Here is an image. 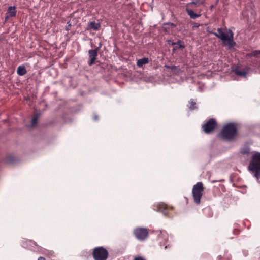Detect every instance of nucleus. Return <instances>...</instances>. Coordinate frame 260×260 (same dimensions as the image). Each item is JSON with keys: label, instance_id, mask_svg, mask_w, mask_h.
Listing matches in <instances>:
<instances>
[{"label": "nucleus", "instance_id": "obj_1", "mask_svg": "<svg viewBox=\"0 0 260 260\" xmlns=\"http://www.w3.org/2000/svg\"><path fill=\"white\" fill-rule=\"evenodd\" d=\"M218 137L223 140L232 141L238 136V128L234 123H228L224 125L218 134Z\"/></svg>", "mask_w": 260, "mask_h": 260}, {"label": "nucleus", "instance_id": "obj_2", "mask_svg": "<svg viewBox=\"0 0 260 260\" xmlns=\"http://www.w3.org/2000/svg\"><path fill=\"white\" fill-rule=\"evenodd\" d=\"M217 32H209L214 34L216 37L219 38L222 41L223 46H228L229 48H231L236 46V43L234 40V34L231 29L228 30V34L223 32L222 28H218Z\"/></svg>", "mask_w": 260, "mask_h": 260}, {"label": "nucleus", "instance_id": "obj_3", "mask_svg": "<svg viewBox=\"0 0 260 260\" xmlns=\"http://www.w3.org/2000/svg\"><path fill=\"white\" fill-rule=\"evenodd\" d=\"M248 169L257 179L260 178V152H254L252 154Z\"/></svg>", "mask_w": 260, "mask_h": 260}, {"label": "nucleus", "instance_id": "obj_4", "mask_svg": "<svg viewBox=\"0 0 260 260\" xmlns=\"http://www.w3.org/2000/svg\"><path fill=\"white\" fill-rule=\"evenodd\" d=\"M204 187L202 182H199L195 184L192 188V195L195 203L199 204L203 194Z\"/></svg>", "mask_w": 260, "mask_h": 260}, {"label": "nucleus", "instance_id": "obj_5", "mask_svg": "<svg viewBox=\"0 0 260 260\" xmlns=\"http://www.w3.org/2000/svg\"><path fill=\"white\" fill-rule=\"evenodd\" d=\"M92 254L94 260H107L109 252L106 248L101 246L94 248Z\"/></svg>", "mask_w": 260, "mask_h": 260}, {"label": "nucleus", "instance_id": "obj_6", "mask_svg": "<svg viewBox=\"0 0 260 260\" xmlns=\"http://www.w3.org/2000/svg\"><path fill=\"white\" fill-rule=\"evenodd\" d=\"M217 127V122L215 119L210 118L202 125V128L206 134L212 133Z\"/></svg>", "mask_w": 260, "mask_h": 260}, {"label": "nucleus", "instance_id": "obj_7", "mask_svg": "<svg viewBox=\"0 0 260 260\" xmlns=\"http://www.w3.org/2000/svg\"><path fill=\"white\" fill-rule=\"evenodd\" d=\"M101 46L102 44L100 43L99 46L96 47L95 49H90L88 51L89 60L88 62V64L89 66H91L95 63L96 57L98 56V53Z\"/></svg>", "mask_w": 260, "mask_h": 260}, {"label": "nucleus", "instance_id": "obj_8", "mask_svg": "<svg viewBox=\"0 0 260 260\" xmlns=\"http://www.w3.org/2000/svg\"><path fill=\"white\" fill-rule=\"evenodd\" d=\"M134 234L139 240H144L148 236V231L146 228H138L135 230Z\"/></svg>", "mask_w": 260, "mask_h": 260}, {"label": "nucleus", "instance_id": "obj_9", "mask_svg": "<svg viewBox=\"0 0 260 260\" xmlns=\"http://www.w3.org/2000/svg\"><path fill=\"white\" fill-rule=\"evenodd\" d=\"M197 4L196 2H192L187 4L186 8V11L190 17L192 19H196L200 17L201 15L200 14H198L194 13V11L192 8H193V6Z\"/></svg>", "mask_w": 260, "mask_h": 260}, {"label": "nucleus", "instance_id": "obj_10", "mask_svg": "<svg viewBox=\"0 0 260 260\" xmlns=\"http://www.w3.org/2000/svg\"><path fill=\"white\" fill-rule=\"evenodd\" d=\"M101 27V25L100 23H96L95 21H91L88 23L86 30H89L92 29L97 31L100 29Z\"/></svg>", "mask_w": 260, "mask_h": 260}, {"label": "nucleus", "instance_id": "obj_11", "mask_svg": "<svg viewBox=\"0 0 260 260\" xmlns=\"http://www.w3.org/2000/svg\"><path fill=\"white\" fill-rule=\"evenodd\" d=\"M168 41L171 42V45L173 46V51H175L178 49H183L185 47L183 41L180 40H178L177 42H174L171 40Z\"/></svg>", "mask_w": 260, "mask_h": 260}, {"label": "nucleus", "instance_id": "obj_12", "mask_svg": "<svg viewBox=\"0 0 260 260\" xmlns=\"http://www.w3.org/2000/svg\"><path fill=\"white\" fill-rule=\"evenodd\" d=\"M40 116V113H37L33 115L30 125L32 127H35L37 126V124L38 123V120Z\"/></svg>", "mask_w": 260, "mask_h": 260}, {"label": "nucleus", "instance_id": "obj_13", "mask_svg": "<svg viewBox=\"0 0 260 260\" xmlns=\"http://www.w3.org/2000/svg\"><path fill=\"white\" fill-rule=\"evenodd\" d=\"M164 67L167 69H171L172 72L175 74H178L181 72V70L178 66L165 64Z\"/></svg>", "mask_w": 260, "mask_h": 260}, {"label": "nucleus", "instance_id": "obj_14", "mask_svg": "<svg viewBox=\"0 0 260 260\" xmlns=\"http://www.w3.org/2000/svg\"><path fill=\"white\" fill-rule=\"evenodd\" d=\"M168 209L167 205L164 203H161L157 205L158 211L164 213L165 214H167L166 211Z\"/></svg>", "mask_w": 260, "mask_h": 260}, {"label": "nucleus", "instance_id": "obj_15", "mask_svg": "<svg viewBox=\"0 0 260 260\" xmlns=\"http://www.w3.org/2000/svg\"><path fill=\"white\" fill-rule=\"evenodd\" d=\"M17 160V158L12 155H9L6 157V162L8 164H14Z\"/></svg>", "mask_w": 260, "mask_h": 260}, {"label": "nucleus", "instance_id": "obj_16", "mask_svg": "<svg viewBox=\"0 0 260 260\" xmlns=\"http://www.w3.org/2000/svg\"><path fill=\"white\" fill-rule=\"evenodd\" d=\"M149 59L147 57H144L137 60V65L139 67H142L144 64L148 63Z\"/></svg>", "mask_w": 260, "mask_h": 260}, {"label": "nucleus", "instance_id": "obj_17", "mask_svg": "<svg viewBox=\"0 0 260 260\" xmlns=\"http://www.w3.org/2000/svg\"><path fill=\"white\" fill-rule=\"evenodd\" d=\"M17 74L20 76H23L27 73V70L24 66H20L17 70Z\"/></svg>", "mask_w": 260, "mask_h": 260}, {"label": "nucleus", "instance_id": "obj_18", "mask_svg": "<svg viewBox=\"0 0 260 260\" xmlns=\"http://www.w3.org/2000/svg\"><path fill=\"white\" fill-rule=\"evenodd\" d=\"M8 13H9V17H14L16 15L17 11H16L15 6H10L8 8Z\"/></svg>", "mask_w": 260, "mask_h": 260}, {"label": "nucleus", "instance_id": "obj_19", "mask_svg": "<svg viewBox=\"0 0 260 260\" xmlns=\"http://www.w3.org/2000/svg\"><path fill=\"white\" fill-rule=\"evenodd\" d=\"M41 253L47 258H50L51 256H53L54 254V252L53 251L48 250L45 249L42 250L41 251Z\"/></svg>", "mask_w": 260, "mask_h": 260}, {"label": "nucleus", "instance_id": "obj_20", "mask_svg": "<svg viewBox=\"0 0 260 260\" xmlns=\"http://www.w3.org/2000/svg\"><path fill=\"white\" fill-rule=\"evenodd\" d=\"M31 243L33 244L36 246H38V245H37V244L36 243V242H35V241H32L31 240H26V241H25L23 242V247L25 248H27L28 244H30Z\"/></svg>", "mask_w": 260, "mask_h": 260}, {"label": "nucleus", "instance_id": "obj_21", "mask_svg": "<svg viewBox=\"0 0 260 260\" xmlns=\"http://www.w3.org/2000/svg\"><path fill=\"white\" fill-rule=\"evenodd\" d=\"M248 57H255L256 58L258 57L259 56V52L258 50H254L252 51L251 53H248L246 55Z\"/></svg>", "mask_w": 260, "mask_h": 260}, {"label": "nucleus", "instance_id": "obj_22", "mask_svg": "<svg viewBox=\"0 0 260 260\" xmlns=\"http://www.w3.org/2000/svg\"><path fill=\"white\" fill-rule=\"evenodd\" d=\"M235 73L237 75L241 76H245L246 75V72L244 71H240L238 68L235 69L234 70Z\"/></svg>", "mask_w": 260, "mask_h": 260}, {"label": "nucleus", "instance_id": "obj_23", "mask_svg": "<svg viewBox=\"0 0 260 260\" xmlns=\"http://www.w3.org/2000/svg\"><path fill=\"white\" fill-rule=\"evenodd\" d=\"M190 107H189L190 110H193L197 108V107L196 106V103L194 101H191L190 103Z\"/></svg>", "mask_w": 260, "mask_h": 260}, {"label": "nucleus", "instance_id": "obj_24", "mask_svg": "<svg viewBox=\"0 0 260 260\" xmlns=\"http://www.w3.org/2000/svg\"><path fill=\"white\" fill-rule=\"evenodd\" d=\"M72 24L70 21L67 22V25L66 26V30L67 31L70 30L71 29Z\"/></svg>", "mask_w": 260, "mask_h": 260}, {"label": "nucleus", "instance_id": "obj_25", "mask_svg": "<svg viewBox=\"0 0 260 260\" xmlns=\"http://www.w3.org/2000/svg\"><path fill=\"white\" fill-rule=\"evenodd\" d=\"M191 24L193 28H198L200 26V24L196 22H192Z\"/></svg>", "mask_w": 260, "mask_h": 260}, {"label": "nucleus", "instance_id": "obj_26", "mask_svg": "<svg viewBox=\"0 0 260 260\" xmlns=\"http://www.w3.org/2000/svg\"><path fill=\"white\" fill-rule=\"evenodd\" d=\"M164 25H170V26H173V27H176V25H175L174 23H171V22L165 23V24H164Z\"/></svg>", "mask_w": 260, "mask_h": 260}, {"label": "nucleus", "instance_id": "obj_27", "mask_svg": "<svg viewBox=\"0 0 260 260\" xmlns=\"http://www.w3.org/2000/svg\"><path fill=\"white\" fill-rule=\"evenodd\" d=\"M134 260H145V259L142 256H137V257H135Z\"/></svg>", "mask_w": 260, "mask_h": 260}, {"label": "nucleus", "instance_id": "obj_28", "mask_svg": "<svg viewBox=\"0 0 260 260\" xmlns=\"http://www.w3.org/2000/svg\"><path fill=\"white\" fill-rule=\"evenodd\" d=\"M216 6L215 5H212L210 6V10H212L214 8H215Z\"/></svg>", "mask_w": 260, "mask_h": 260}, {"label": "nucleus", "instance_id": "obj_29", "mask_svg": "<svg viewBox=\"0 0 260 260\" xmlns=\"http://www.w3.org/2000/svg\"><path fill=\"white\" fill-rule=\"evenodd\" d=\"M38 260H46L45 258L43 256H40Z\"/></svg>", "mask_w": 260, "mask_h": 260}, {"label": "nucleus", "instance_id": "obj_30", "mask_svg": "<svg viewBox=\"0 0 260 260\" xmlns=\"http://www.w3.org/2000/svg\"><path fill=\"white\" fill-rule=\"evenodd\" d=\"M248 153H249V152L247 150H245L244 151H243L242 152V153L244 154H248Z\"/></svg>", "mask_w": 260, "mask_h": 260}, {"label": "nucleus", "instance_id": "obj_31", "mask_svg": "<svg viewBox=\"0 0 260 260\" xmlns=\"http://www.w3.org/2000/svg\"><path fill=\"white\" fill-rule=\"evenodd\" d=\"M219 0H216V1L215 3V4H214L216 6H217V5L218 4V2H219Z\"/></svg>", "mask_w": 260, "mask_h": 260}, {"label": "nucleus", "instance_id": "obj_32", "mask_svg": "<svg viewBox=\"0 0 260 260\" xmlns=\"http://www.w3.org/2000/svg\"><path fill=\"white\" fill-rule=\"evenodd\" d=\"M209 212H210V213H209L210 216H212V215H213L212 213L211 212H210V211Z\"/></svg>", "mask_w": 260, "mask_h": 260}, {"label": "nucleus", "instance_id": "obj_33", "mask_svg": "<svg viewBox=\"0 0 260 260\" xmlns=\"http://www.w3.org/2000/svg\"><path fill=\"white\" fill-rule=\"evenodd\" d=\"M259 52V55H260V50H258Z\"/></svg>", "mask_w": 260, "mask_h": 260}]
</instances>
